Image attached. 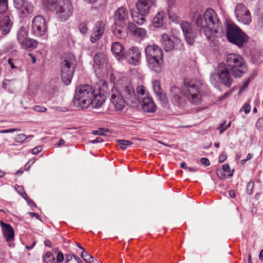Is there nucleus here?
Here are the masks:
<instances>
[{"mask_svg":"<svg viewBox=\"0 0 263 263\" xmlns=\"http://www.w3.org/2000/svg\"><path fill=\"white\" fill-rule=\"evenodd\" d=\"M183 90L174 86L170 89L173 103L178 106H184L188 100L192 104L198 105L201 102L202 83L199 80L185 78L183 81Z\"/></svg>","mask_w":263,"mask_h":263,"instance_id":"1","label":"nucleus"},{"mask_svg":"<svg viewBox=\"0 0 263 263\" xmlns=\"http://www.w3.org/2000/svg\"><path fill=\"white\" fill-rule=\"evenodd\" d=\"M192 18L200 33L203 34L208 39L210 40L212 35L217 33L216 28L218 26L219 20L212 9H207L203 16L201 12H194Z\"/></svg>","mask_w":263,"mask_h":263,"instance_id":"2","label":"nucleus"},{"mask_svg":"<svg viewBox=\"0 0 263 263\" xmlns=\"http://www.w3.org/2000/svg\"><path fill=\"white\" fill-rule=\"evenodd\" d=\"M43 5L48 10L55 12L58 20L62 22L67 21L73 12L70 0H43Z\"/></svg>","mask_w":263,"mask_h":263,"instance_id":"3","label":"nucleus"},{"mask_svg":"<svg viewBox=\"0 0 263 263\" xmlns=\"http://www.w3.org/2000/svg\"><path fill=\"white\" fill-rule=\"evenodd\" d=\"M147 65L150 70L159 73L162 71L163 53L162 49L157 45H148L145 48Z\"/></svg>","mask_w":263,"mask_h":263,"instance_id":"4","label":"nucleus"},{"mask_svg":"<svg viewBox=\"0 0 263 263\" xmlns=\"http://www.w3.org/2000/svg\"><path fill=\"white\" fill-rule=\"evenodd\" d=\"M94 92L93 88L89 85L85 84L77 87L73 99L74 106L80 109L88 108Z\"/></svg>","mask_w":263,"mask_h":263,"instance_id":"5","label":"nucleus"},{"mask_svg":"<svg viewBox=\"0 0 263 263\" xmlns=\"http://www.w3.org/2000/svg\"><path fill=\"white\" fill-rule=\"evenodd\" d=\"M77 65V61L73 54L67 53L64 54L61 64V76L65 85L70 84Z\"/></svg>","mask_w":263,"mask_h":263,"instance_id":"6","label":"nucleus"},{"mask_svg":"<svg viewBox=\"0 0 263 263\" xmlns=\"http://www.w3.org/2000/svg\"><path fill=\"white\" fill-rule=\"evenodd\" d=\"M225 65L231 70L233 76L236 78L242 77L247 71L246 64L240 55L236 53L228 54Z\"/></svg>","mask_w":263,"mask_h":263,"instance_id":"7","label":"nucleus"},{"mask_svg":"<svg viewBox=\"0 0 263 263\" xmlns=\"http://www.w3.org/2000/svg\"><path fill=\"white\" fill-rule=\"evenodd\" d=\"M226 36L230 43L239 48H242L249 41L248 36L239 27L235 25H229L227 26Z\"/></svg>","mask_w":263,"mask_h":263,"instance_id":"8","label":"nucleus"},{"mask_svg":"<svg viewBox=\"0 0 263 263\" xmlns=\"http://www.w3.org/2000/svg\"><path fill=\"white\" fill-rule=\"evenodd\" d=\"M32 33L36 36H43L47 30V25L45 19L40 15L33 17L32 21Z\"/></svg>","mask_w":263,"mask_h":263,"instance_id":"9","label":"nucleus"},{"mask_svg":"<svg viewBox=\"0 0 263 263\" xmlns=\"http://www.w3.org/2000/svg\"><path fill=\"white\" fill-rule=\"evenodd\" d=\"M219 79L220 82L226 87L229 88L233 82L232 72L228 69L224 63H220L217 67Z\"/></svg>","mask_w":263,"mask_h":263,"instance_id":"10","label":"nucleus"},{"mask_svg":"<svg viewBox=\"0 0 263 263\" xmlns=\"http://www.w3.org/2000/svg\"><path fill=\"white\" fill-rule=\"evenodd\" d=\"M114 25L121 28L125 27L129 23V13L127 9L124 7L119 8L114 14Z\"/></svg>","mask_w":263,"mask_h":263,"instance_id":"11","label":"nucleus"},{"mask_svg":"<svg viewBox=\"0 0 263 263\" xmlns=\"http://www.w3.org/2000/svg\"><path fill=\"white\" fill-rule=\"evenodd\" d=\"M110 102L117 110H122L127 104V101L120 90L113 88L110 92Z\"/></svg>","mask_w":263,"mask_h":263,"instance_id":"12","label":"nucleus"},{"mask_svg":"<svg viewBox=\"0 0 263 263\" xmlns=\"http://www.w3.org/2000/svg\"><path fill=\"white\" fill-rule=\"evenodd\" d=\"M235 13L237 20L244 24H249L251 22V16L249 10L241 3L235 7Z\"/></svg>","mask_w":263,"mask_h":263,"instance_id":"13","label":"nucleus"},{"mask_svg":"<svg viewBox=\"0 0 263 263\" xmlns=\"http://www.w3.org/2000/svg\"><path fill=\"white\" fill-rule=\"evenodd\" d=\"M141 55V52L138 47H132L125 51L123 60H126L128 63L136 66L140 63Z\"/></svg>","mask_w":263,"mask_h":263,"instance_id":"14","label":"nucleus"},{"mask_svg":"<svg viewBox=\"0 0 263 263\" xmlns=\"http://www.w3.org/2000/svg\"><path fill=\"white\" fill-rule=\"evenodd\" d=\"M93 68L96 74L99 73L101 70L105 67L107 58L104 52H97L93 57Z\"/></svg>","mask_w":263,"mask_h":263,"instance_id":"15","label":"nucleus"},{"mask_svg":"<svg viewBox=\"0 0 263 263\" xmlns=\"http://www.w3.org/2000/svg\"><path fill=\"white\" fill-rule=\"evenodd\" d=\"M0 225L4 237L6 241L9 242V247H14V245L12 243L14 237V231L13 228L10 224L5 223L2 220L0 221Z\"/></svg>","mask_w":263,"mask_h":263,"instance_id":"16","label":"nucleus"},{"mask_svg":"<svg viewBox=\"0 0 263 263\" xmlns=\"http://www.w3.org/2000/svg\"><path fill=\"white\" fill-rule=\"evenodd\" d=\"M105 23L103 21L96 23L90 38L91 43H96L102 37L105 31Z\"/></svg>","mask_w":263,"mask_h":263,"instance_id":"17","label":"nucleus"},{"mask_svg":"<svg viewBox=\"0 0 263 263\" xmlns=\"http://www.w3.org/2000/svg\"><path fill=\"white\" fill-rule=\"evenodd\" d=\"M120 91L127 101V104L134 103L137 101V96L133 86L128 85L122 88Z\"/></svg>","mask_w":263,"mask_h":263,"instance_id":"18","label":"nucleus"},{"mask_svg":"<svg viewBox=\"0 0 263 263\" xmlns=\"http://www.w3.org/2000/svg\"><path fill=\"white\" fill-rule=\"evenodd\" d=\"M154 4L153 0H137L136 3V8L140 14L147 15L151 8Z\"/></svg>","mask_w":263,"mask_h":263,"instance_id":"19","label":"nucleus"},{"mask_svg":"<svg viewBox=\"0 0 263 263\" xmlns=\"http://www.w3.org/2000/svg\"><path fill=\"white\" fill-rule=\"evenodd\" d=\"M142 110L145 112L154 113L157 109V106L152 98L145 97L141 104Z\"/></svg>","mask_w":263,"mask_h":263,"instance_id":"20","label":"nucleus"},{"mask_svg":"<svg viewBox=\"0 0 263 263\" xmlns=\"http://www.w3.org/2000/svg\"><path fill=\"white\" fill-rule=\"evenodd\" d=\"M124 47L118 42H114L111 47V51L116 58L119 60H123V58L125 51Z\"/></svg>","mask_w":263,"mask_h":263,"instance_id":"21","label":"nucleus"},{"mask_svg":"<svg viewBox=\"0 0 263 263\" xmlns=\"http://www.w3.org/2000/svg\"><path fill=\"white\" fill-rule=\"evenodd\" d=\"M105 99L106 96L103 92H100L99 94L94 93L89 102V106L91 105L93 108H99L101 107Z\"/></svg>","mask_w":263,"mask_h":263,"instance_id":"22","label":"nucleus"},{"mask_svg":"<svg viewBox=\"0 0 263 263\" xmlns=\"http://www.w3.org/2000/svg\"><path fill=\"white\" fill-rule=\"evenodd\" d=\"M161 43L163 48L166 51H171L174 48V42L166 34H163L162 35Z\"/></svg>","mask_w":263,"mask_h":263,"instance_id":"23","label":"nucleus"},{"mask_svg":"<svg viewBox=\"0 0 263 263\" xmlns=\"http://www.w3.org/2000/svg\"><path fill=\"white\" fill-rule=\"evenodd\" d=\"M12 22L8 16H6L0 23V31L3 35L7 34L11 30Z\"/></svg>","mask_w":263,"mask_h":263,"instance_id":"24","label":"nucleus"},{"mask_svg":"<svg viewBox=\"0 0 263 263\" xmlns=\"http://www.w3.org/2000/svg\"><path fill=\"white\" fill-rule=\"evenodd\" d=\"M128 29L133 33V35L138 37L144 39L146 36V31L144 29L137 27L132 23L128 24Z\"/></svg>","mask_w":263,"mask_h":263,"instance_id":"25","label":"nucleus"},{"mask_svg":"<svg viewBox=\"0 0 263 263\" xmlns=\"http://www.w3.org/2000/svg\"><path fill=\"white\" fill-rule=\"evenodd\" d=\"M167 15L164 12H159L154 16L153 24L155 28H159L163 26L166 21Z\"/></svg>","mask_w":263,"mask_h":263,"instance_id":"26","label":"nucleus"},{"mask_svg":"<svg viewBox=\"0 0 263 263\" xmlns=\"http://www.w3.org/2000/svg\"><path fill=\"white\" fill-rule=\"evenodd\" d=\"M130 13L133 21L136 24L139 25H141L145 22V16L146 15H142L140 14V13H139L138 11V12H136L133 9L130 10Z\"/></svg>","mask_w":263,"mask_h":263,"instance_id":"27","label":"nucleus"},{"mask_svg":"<svg viewBox=\"0 0 263 263\" xmlns=\"http://www.w3.org/2000/svg\"><path fill=\"white\" fill-rule=\"evenodd\" d=\"M21 45L24 48L31 50L37 47V43L35 40L27 38Z\"/></svg>","mask_w":263,"mask_h":263,"instance_id":"28","label":"nucleus"},{"mask_svg":"<svg viewBox=\"0 0 263 263\" xmlns=\"http://www.w3.org/2000/svg\"><path fill=\"white\" fill-rule=\"evenodd\" d=\"M26 29L24 27H22L17 31V40L20 44H22L28 37Z\"/></svg>","mask_w":263,"mask_h":263,"instance_id":"29","label":"nucleus"},{"mask_svg":"<svg viewBox=\"0 0 263 263\" xmlns=\"http://www.w3.org/2000/svg\"><path fill=\"white\" fill-rule=\"evenodd\" d=\"M187 43L192 45L195 42L196 39V32L193 30H191L189 31V33H186L184 34Z\"/></svg>","mask_w":263,"mask_h":263,"instance_id":"30","label":"nucleus"},{"mask_svg":"<svg viewBox=\"0 0 263 263\" xmlns=\"http://www.w3.org/2000/svg\"><path fill=\"white\" fill-rule=\"evenodd\" d=\"M21 9H23L22 12L25 16L27 14H30L33 12V6L30 3L26 2L25 1V4Z\"/></svg>","mask_w":263,"mask_h":263,"instance_id":"31","label":"nucleus"},{"mask_svg":"<svg viewBox=\"0 0 263 263\" xmlns=\"http://www.w3.org/2000/svg\"><path fill=\"white\" fill-rule=\"evenodd\" d=\"M123 28H121L119 26H116V28L114 29L113 27L112 31L115 35L120 39L124 38L126 35V33L123 30Z\"/></svg>","mask_w":263,"mask_h":263,"instance_id":"32","label":"nucleus"},{"mask_svg":"<svg viewBox=\"0 0 263 263\" xmlns=\"http://www.w3.org/2000/svg\"><path fill=\"white\" fill-rule=\"evenodd\" d=\"M43 260L44 263H53L55 258L51 252H47L43 256Z\"/></svg>","mask_w":263,"mask_h":263,"instance_id":"33","label":"nucleus"},{"mask_svg":"<svg viewBox=\"0 0 263 263\" xmlns=\"http://www.w3.org/2000/svg\"><path fill=\"white\" fill-rule=\"evenodd\" d=\"M180 26L184 34L189 33V31L193 29L191 25L187 22H182Z\"/></svg>","mask_w":263,"mask_h":263,"instance_id":"34","label":"nucleus"},{"mask_svg":"<svg viewBox=\"0 0 263 263\" xmlns=\"http://www.w3.org/2000/svg\"><path fill=\"white\" fill-rule=\"evenodd\" d=\"M117 142L118 146H119L121 148L124 150L126 149V146L130 145L133 144L132 141L125 140H117Z\"/></svg>","mask_w":263,"mask_h":263,"instance_id":"35","label":"nucleus"},{"mask_svg":"<svg viewBox=\"0 0 263 263\" xmlns=\"http://www.w3.org/2000/svg\"><path fill=\"white\" fill-rule=\"evenodd\" d=\"M152 85L153 87V90L157 95L158 93H160V92L162 91L163 90L162 89L160 85V82L158 80H154L152 82Z\"/></svg>","mask_w":263,"mask_h":263,"instance_id":"36","label":"nucleus"},{"mask_svg":"<svg viewBox=\"0 0 263 263\" xmlns=\"http://www.w3.org/2000/svg\"><path fill=\"white\" fill-rule=\"evenodd\" d=\"M219 79V73L217 72L213 73L211 74L210 75V81L213 85L214 86H216L218 84Z\"/></svg>","mask_w":263,"mask_h":263,"instance_id":"37","label":"nucleus"},{"mask_svg":"<svg viewBox=\"0 0 263 263\" xmlns=\"http://www.w3.org/2000/svg\"><path fill=\"white\" fill-rule=\"evenodd\" d=\"M8 8V0H0V13H4Z\"/></svg>","mask_w":263,"mask_h":263,"instance_id":"38","label":"nucleus"},{"mask_svg":"<svg viewBox=\"0 0 263 263\" xmlns=\"http://www.w3.org/2000/svg\"><path fill=\"white\" fill-rule=\"evenodd\" d=\"M159 100L162 102L164 104H167V98L165 93L163 92V91L160 92V93H158L156 95Z\"/></svg>","mask_w":263,"mask_h":263,"instance_id":"39","label":"nucleus"},{"mask_svg":"<svg viewBox=\"0 0 263 263\" xmlns=\"http://www.w3.org/2000/svg\"><path fill=\"white\" fill-rule=\"evenodd\" d=\"M81 257L85 261H88L90 259H93V256L89 254L87 252L85 251L84 249H83V251L81 253Z\"/></svg>","mask_w":263,"mask_h":263,"instance_id":"40","label":"nucleus"},{"mask_svg":"<svg viewBox=\"0 0 263 263\" xmlns=\"http://www.w3.org/2000/svg\"><path fill=\"white\" fill-rule=\"evenodd\" d=\"M221 169L227 174L228 177H231L233 176V171H231L229 164H223Z\"/></svg>","mask_w":263,"mask_h":263,"instance_id":"41","label":"nucleus"},{"mask_svg":"<svg viewBox=\"0 0 263 263\" xmlns=\"http://www.w3.org/2000/svg\"><path fill=\"white\" fill-rule=\"evenodd\" d=\"M87 23L85 22H81L79 25V30L82 34H85L88 31Z\"/></svg>","mask_w":263,"mask_h":263,"instance_id":"42","label":"nucleus"},{"mask_svg":"<svg viewBox=\"0 0 263 263\" xmlns=\"http://www.w3.org/2000/svg\"><path fill=\"white\" fill-rule=\"evenodd\" d=\"M254 183L252 180H250L246 185V192L248 194L251 195L253 193Z\"/></svg>","mask_w":263,"mask_h":263,"instance_id":"43","label":"nucleus"},{"mask_svg":"<svg viewBox=\"0 0 263 263\" xmlns=\"http://www.w3.org/2000/svg\"><path fill=\"white\" fill-rule=\"evenodd\" d=\"M27 138L24 134H20L16 136L15 141L16 142L22 143L26 140Z\"/></svg>","mask_w":263,"mask_h":263,"instance_id":"44","label":"nucleus"},{"mask_svg":"<svg viewBox=\"0 0 263 263\" xmlns=\"http://www.w3.org/2000/svg\"><path fill=\"white\" fill-rule=\"evenodd\" d=\"M216 175L220 179H224L226 178L227 175L221 168H218L216 170Z\"/></svg>","mask_w":263,"mask_h":263,"instance_id":"45","label":"nucleus"},{"mask_svg":"<svg viewBox=\"0 0 263 263\" xmlns=\"http://www.w3.org/2000/svg\"><path fill=\"white\" fill-rule=\"evenodd\" d=\"M25 0H13L14 7L17 9H21L25 4Z\"/></svg>","mask_w":263,"mask_h":263,"instance_id":"46","label":"nucleus"},{"mask_svg":"<svg viewBox=\"0 0 263 263\" xmlns=\"http://www.w3.org/2000/svg\"><path fill=\"white\" fill-rule=\"evenodd\" d=\"M27 202V204L32 208L36 207V205L33 200L29 199L27 194L22 197Z\"/></svg>","mask_w":263,"mask_h":263,"instance_id":"47","label":"nucleus"},{"mask_svg":"<svg viewBox=\"0 0 263 263\" xmlns=\"http://www.w3.org/2000/svg\"><path fill=\"white\" fill-rule=\"evenodd\" d=\"M225 123H221L219 125V129L220 130V133L221 134L224 130H226L228 127L231 126V122H229L225 126H224Z\"/></svg>","mask_w":263,"mask_h":263,"instance_id":"48","label":"nucleus"},{"mask_svg":"<svg viewBox=\"0 0 263 263\" xmlns=\"http://www.w3.org/2000/svg\"><path fill=\"white\" fill-rule=\"evenodd\" d=\"M15 190L17 191V192L22 196L23 197L25 194H26V193L25 192L24 188L22 186L20 185H16L15 186Z\"/></svg>","mask_w":263,"mask_h":263,"instance_id":"49","label":"nucleus"},{"mask_svg":"<svg viewBox=\"0 0 263 263\" xmlns=\"http://www.w3.org/2000/svg\"><path fill=\"white\" fill-rule=\"evenodd\" d=\"M33 109L35 111L40 112H44L47 110V108L46 107L40 105L35 106Z\"/></svg>","mask_w":263,"mask_h":263,"instance_id":"50","label":"nucleus"},{"mask_svg":"<svg viewBox=\"0 0 263 263\" xmlns=\"http://www.w3.org/2000/svg\"><path fill=\"white\" fill-rule=\"evenodd\" d=\"M64 260V255L62 252H59L57 256V261L58 263H61Z\"/></svg>","mask_w":263,"mask_h":263,"instance_id":"51","label":"nucleus"},{"mask_svg":"<svg viewBox=\"0 0 263 263\" xmlns=\"http://www.w3.org/2000/svg\"><path fill=\"white\" fill-rule=\"evenodd\" d=\"M42 150V147L38 146L31 149V153L33 155L39 154Z\"/></svg>","mask_w":263,"mask_h":263,"instance_id":"52","label":"nucleus"},{"mask_svg":"<svg viewBox=\"0 0 263 263\" xmlns=\"http://www.w3.org/2000/svg\"><path fill=\"white\" fill-rule=\"evenodd\" d=\"M256 126L258 129H260L263 127V117L258 119L256 123Z\"/></svg>","mask_w":263,"mask_h":263,"instance_id":"53","label":"nucleus"},{"mask_svg":"<svg viewBox=\"0 0 263 263\" xmlns=\"http://www.w3.org/2000/svg\"><path fill=\"white\" fill-rule=\"evenodd\" d=\"M227 158V155L226 153L225 152H222L219 157V162L220 163H222L226 160Z\"/></svg>","mask_w":263,"mask_h":263,"instance_id":"54","label":"nucleus"},{"mask_svg":"<svg viewBox=\"0 0 263 263\" xmlns=\"http://www.w3.org/2000/svg\"><path fill=\"white\" fill-rule=\"evenodd\" d=\"M242 108L243 109L244 112L247 114L250 112L251 110V106L249 104H245L243 106Z\"/></svg>","mask_w":263,"mask_h":263,"instance_id":"55","label":"nucleus"},{"mask_svg":"<svg viewBox=\"0 0 263 263\" xmlns=\"http://www.w3.org/2000/svg\"><path fill=\"white\" fill-rule=\"evenodd\" d=\"M200 162L202 164L205 166H209L210 165V162L207 158H202L200 159Z\"/></svg>","mask_w":263,"mask_h":263,"instance_id":"56","label":"nucleus"},{"mask_svg":"<svg viewBox=\"0 0 263 263\" xmlns=\"http://www.w3.org/2000/svg\"><path fill=\"white\" fill-rule=\"evenodd\" d=\"M103 141V140L102 138H101L100 137H98L94 140H91L90 142L92 144H96V143H101Z\"/></svg>","mask_w":263,"mask_h":263,"instance_id":"57","label":"nucleus"},{"mask_svg":"<svg viewBox=\"0 0 263 263\" xmlns=\"http://www.w3.org/2000/svg\"><path fill=\"white\" fill-rule=\"evenodd\" d=\"M137 92L138 93L143 95L145 93V89L143 86H140L137 88Z\"/></svg>","mask_w":263,"mask_h":263,"instance_id":"58","label":"nucleus"},{"mask_svg":"<svg viewBox=\"0 0 263 263\" xmlns=\"http://www.w3.org/2000/svg\"><path fill=\"white\" fill-rule=\"evenodd\" d=\"M92 134L93 135H101V136H102L104 135L102 132V129H100L99 130H93L92 132Z\"/></svg>","mask_w":263,"mask_h":263,"instance_id":"59","label":"nucleus"},{"mask_svg":"<svg viewBox=\"0 0 263 263\" xmlns=\"http://www.w3.org/2000/svg\"><path fill=\"white\" fill-rule=\"evenodd\" d=\"M258 24L260 26H263V14H261L258 18Z\"/></svg>","mask_w":263,"mask_h":263,"instance_id":"60","label":"nucleus"},{"mask_svg":"<svg viewBox=\"0 0 263 263\" xmlns=\"http://www.w3.org/2000/svg\"><path fill=\"white\" fill-rule=\"evenodd\" d=\"M17 130V129H16V128H10V129L3 130H2L1 132V133H11V132H14V131Z\"/></svg>","mask_w":263,"mask_h":263,"instance_id":"61","label":"nucleus"},{"mask_svg":"<svg viewBox=\"0 0 263 263\" xmlns=\"http://www.w3.org/2000/svg\"><path fill=\"white\" fill-rule=\"evenodd\" d=\"M168 15L170 20L173 22H175L177 21V16L175 14L171 15L169 13H168Z\"/></svg>","mask_w":263,"mask_h":263,"instance_id":"62","label":"nucleus"},{"mask_svg":"<svg viewBox=\"0 0 263 263\" xmlns=\"http://www.w3.org/2000/svg\"><path fill=\"white\" fill-rule=\"evenodd\" d=\"M29 215H30L32 217H35L36 218H37V219H40V220L41 219H40V216L38 214H37V213H36L29 212Z\"/></svg>","mask_w":263,"mask_h":263,"instance_id":"63","label":"nucleus"},{"mask_svg":"<svg viewBox=\"0 0 263 263\" xmlns=\"http://www.w3.org/2000/svg\"><path fill=\"white\" fill-rule=\"evenodd\" d=\"M73 257V255L66 254L65 255L66 262H68L70 261Z\"/></svg>","mask_w":263,"mask_h":263,"instance_id":"64","label":"nucleus"}]
</instances>
